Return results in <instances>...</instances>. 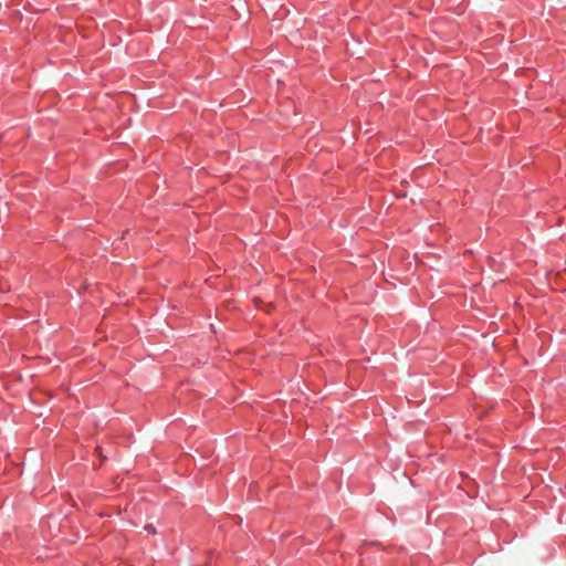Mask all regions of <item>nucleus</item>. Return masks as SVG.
Returning a JSON list of instances; mask_svg holds the SVG:
<instances>
[{
	"label": "nucleus",
	"mask_w": 566,
	"mask_h": 566,
	"mask_svg": "<svg viewBox=\"0 0 566 566\" xmlns=\"http://www.w3.org/2000/svg\"><path fill=\"white\" fill-rule=\"evenodd\" d=\"M145 530H146L148 533H150V534H156V528H155V526H154V525H151V524L146 525V526H145Z\"/></svg>",
	"instance_id": "nucleus-1"
},
{
	"label": "nucleus",
	"mask_w": 566,
	"mask_h": 566,
	"mask_svg": "<svg viewBox=\"0 0 566 566\" xmlns=\"http://www.w3.org/2000/svg\"><path fill=\"white\" fill-rule=\"evenodd\" d=\"M272 308H273V306L269 305V308H266V313H270Z\"/></svg>",
	"instance_id": "nucleus-2"
}]
</instances>
